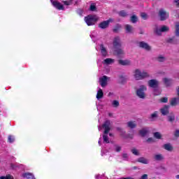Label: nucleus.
<instances>
[{
  "label": "nucleus",
  "mask_w": 179,
  "mask_h": 179,
  "mask_svg": "<svg viewBox=\"0 0 179 179\" xmlns=\"http://www.w3.org/2000/svg\"><path fill=\"white\" fill-rule=\"evenodd\" d=\"M111 121L106 120L104 122V123L102 124V127L104 129L103 138V143H110V140H108V133L110 131H111Z\"/></svg>",
  "instance_id": "f257e3e1"
},
{
  "label": "nucleus",
  "mask_w": 179,
  "mask_h": 179,
  "mask_svg": "<svg viewBox=\"0 0 179 179\" xmlns=\"http://www.w3.org/2000/svg\"><path fill=\"white\" fill-rule=\"evenodd\" d=\"M150 76L148 72H142L139 69L135 70V79L136 80H142L146 78H149Z\"/></svg>",
  "instance_id": "f03ea898"
},
{
  "label": "nucleus",
  "mask_w": 179,
  "mask_h": 179,
  "mask_svg": "<svg viewBox=\"0 0 179 179\" xmlns=\"http://www.w3.org/2000/svg\"><path fill=\"white\" fill-rule=\"evenodd\" d=\"M148 90V88L145 85H140V87L136 90V94L139 99H146V94L145 92Z\"/></svg>",
  "instance_id": "7ed1b4c3"
},
{
  "label": "nucleus",
  "mask_w": 179,
  "mask_h": 179,
  "mask_svg": "<svg viewBox=\"0 0 179 179\" xmlns=\"http://www.w3.org/2000/svg\"><path fill=\"white\" fill-rule=\"evenodd\" d=\"M98 20L99 18L96 15H90L87 17H85V21L87 26H93Z\"/></svg>",
  "instance_id": "20e7f679"
},
{
  "label": "nucleus",
  "mask_w": 179,
  "mask_h": 179,
  "mask_svg": "<svg viewBox=\"0 0 179 179\" xmlns=\"http://www.w3.org/2000/svg\"><path fill=\"white\" fill-rule=\"evenodd\" d=\"M148 85L150 87H152V89H154V92L155 93H158V94H160V92H159V82L156 79H152L148 81Z\"/></svg>",
  "instance_id": "39448f33"
},
{
  "label": "nucleus",
  "mask_w": 179,
  "mask_h": 179,
  "mask_svg": "<svg viewBox=\"0 0 179 179\" xmlns=\"http://www.w3.org/2000/svg\"><path fill=\"white\" fill-rule=\"evenodd\" d=\"M111 80V78L107 76H103L99 78V83L101 87H106L108 85V82Z\"/></svg>",
  "instance_id": "423d86ee"
},
{
  "label": "nucleus",
  "mask_w": 179,
  "mask_h": 179,
  "mask_svg": "<svg viewBox=\"0 0 179 179\" xmlns=\"http://www.w3.org/2000/svg\"><path fill=\"white\" fill-rule=\"evenodd\" d=\"M158 16L159 17L161 22H164V20H167V19H169V13L163 9L159 10Z\"/></svg>",
  "instance_id": "0eeeda50"
},
{
  "label": "nucleus",
  "mask_w": 179,
  "mask_h": 179,
  "mask_svg": "<svg viewBox=\"0 0 179 179\" xmlns=\"http://www.w3.org/2000/svg\"><path fill=\"white\" fill-rule=\"evenodd\" d=\"M149 134H150V129L149 127H143L138 131V135L139 136H141V138L148 136Z\"/></svg>",
  "instance_id": "6e6552de"
},
{
  "label": "nucleus",
  "mask_w": 179,
  "mask_h": 179,
  "mask_svg": "<svg viewBox=\"0 0 179 179\" xmlns=\"http://www.w3.org/2000/svg\"><path fill=\"white\" fill-rule=\"evenodd\" d=\"M50 2L53 5L56 9H58L59 10H65V7H64V5L61 4V3L58 2L57 0H50Z\"/></svg>",
  "instance_id": "1a4fd4ad"
},
{
  "label": "nucleus",
  "mask_w": 179,
  "mask_h": 179,
  "mask_svg": "<svg viewBox=\"0 0 179 179\" xmlns=\"http://www.w3.org/2000/svg\"><path fill=\"white\" fill-rule=\"evenodd\" d=\"M166 43H167L168 44H173V45H177L179 44V40L176 37V36H173L171 38H166Z\"/></svg>",
  "instance_id": "9d476101"
},
{
  "label": "nucleus",
  "mask_w": 179,
  "mask_h": 179,
  "mask_svg": "<svg viewBox=\"0 0 179 179\" xmlns=\"http://www.w3.org/2000/svg\"><path fill=\"white\" fill-rule=\"evenodd\" d=\"M137 44H138V47H140V48H143V50H145V51H150L152 50V47L146 42H138Z\"/></svg>",
  "instance_id": "9b49d317"
},
{
  "label": "nucleus",
  "mask_w": 179,
  "mask_h": 179,
  "mask_svg": "<svg viewBox=\"0 0 179 179\" xmlns=\"http://www.w3.org/2000/svg\"><path fill=\"white\" fill-rule=\"evenodd\" d=\"M111 18L107 20L106 21H103L99 24V29H102L103 30L108 29V26H110V23L111 22Z\"/></svg>",
  "instance_id": "f8f14e48"
},
{
  "label": "nucleus",
  "mask_w": 179,
  "mask_h": 179,
  "mask_svg": "<svg viewBox=\"0 0 179 179\" xmlns=\"http://www.w3.org/2000/svg\"><path fill=\"white\" fill-rule=\"evenodd\" d=\"M114 52L117 58H124L125 52H124V50H122V48H117L116 49H114Z\"/></svg>",
  "instance_id": "ddd939ff"
},
{
  "label": "nucleus",
  "mask_w": 179,
  "mask_h": 179,
  "mask_svg": "<svg viewBox=\"0 0 179 179\" xmlns=\"http://www.w3.org/2000/svg\"><path fill=\"white\" fill-rule=\"evenodd\" d=\"M121 39L120 36H116L113 39V48L114 50L116 48H121Z\"/></svg>",
  "instance_id": "4468645a"
},
{
  "label": "nucleus",
  "mask_w": 179,
  "mask_h": 179,
  "mask_svg": "<svg viewBox=\"0 0 179 179\" xmlns=\"http://www.w3.org/2000/svg\"><path fill=\"white\" fill-rule=\"evenodd\" d=\"M170 106L169 105H165L163 108H162L159 111L163 115H169L170 113Z\"/></svg>",
  "instance_id": "2eb2a0df"
},
{
  "label": "nucleus",
  "mask_w": 179,
  "mask_h": 179,
  "mask_svg": "<svg viewBox=\"0 0 179 179\" xmlns=\"http://www.w3.org/2000/svg\"><path fill=\"white\" fill-rule=\"evenodd\" d=\"M101 54L103 58H106L108 55V52H107V49L104 47L103 44L100 45Z\"/></svg>",
  "instance_id": "dca6fc26"
},
{
  "label": "nucleus",
  "mask_w": 179,
  "mask_h": 179,
  "mask_svg": "<svg viewBox=\"0 0 179 179\" xmlns=\"http://www.w3.org/2000/svg\"><path fill=\"white\" fill-rule=\"evenodd\" d=\"M114 62H115V60L114 59L107 58L102 62V64L103 65H113Z\"/></svg>",
  "instance_id": "f3484780"
},
{
  "label": "nucleus",
  "mask_w": 179,
  "mask_h": 179,
  "mask_svg": "<svg viewBox=\"0 0 179 179\" xmlns=\"http://www.w3.org/2000/svg\"><path fill=\"white\" fill-rule=\"evenodd\" d=\"M179 104V98L178 97H174L172 98L170 102V105L172 107H176V106H178Z\"/></svg>",
  "instance_id": "a211bd4d"
},
{
  "label": "nucleus",
  "mask_w": 179,
  "mask_h": 179,
  "mask_svg": "<svg viewBox=\"0 0 179 179\" xmlns=\"http://www.w3.org/2000/svg\"><path fill=\"white\" fill-rule=\"evenodd\" d=\"M118 64L119 65H122L123 66H128L129 65H131V61L127 60V59L125 60L119 59Z\"/></svg>",
  "instance_id": "6ab92c4d"
},
{
  "label": "nucleus",
  "mask_w": 179,
  "mask_h": 179,
  "mask_svg": "<svg viewBox=\"0 0 179 179\" xmlns=\"http://www.w3.org/2000/svg\"><path fill=\"white\" fill-rule=\"evenodd\" d=\"M167 120L169 122H173V121H176V115L174 114V113L171 112L167 116Z\"/></svg>",
  "instance_id": "aec40b11"
},
{
  "label": "nucleus",
  "mask_w": 179,
  "mask_h": 179,
  "mask_svg": "<svg viewBox=\"0 0 179 179\" xmlns=\"http://www.w3.org/2000/svg\"><path fill=\"white\" fill-rule=\"evenodd\" d=\"M164 149H165V150H167L168 152H173V145H171V143H168L166 144H164L163 145Z\"/></svg>",
  "instance_id": "412c9836"
},
{
  "label": "nucleus",
  "mask_w": 179,
  "mask_h": 179,
  "mask_svg": "<svg viewBox=\"0 0 179 179\" xmlns=\"http://www.w3.org/2000/svg\"><path fill=\"white\" fill-rule=\"evenodd\" d=\"M104 97V92H103V90L101 88H99L96 94L97 100H100V99H103Z\"/></svg>",
  "instance_id": "4be33fe9"
},
{
  "label": "nucleus",
  "mask_w": 179,
  "mask_h": 179,
  "mask_svg": "<svg viewBox=\"0 0 179 179\" xmlns=\"http://www.w3.org/2000/svg\"><path fill=\"white\" fill-rule=\"evenodd\" d=\"M136 162H138V163H142L143 164H149V159L142 157L137 159Z\"/></svg>",
  "instance_id": "5701e85b"
},
{
  "label": "nucleus",
  "mask_w": 179,
  "mask_h": 179,
  "mask_svg": "<svg viewBox=\"0 0 179 179\" xmlns=\"http://www.w3.org/2000/svg\"><path fill=\"white\" fill-rule=\"evenodd\" d=\"M22 177L24 178H27V179H36V178H34V175L31 173H22Z\"/></svg>",
  "instance_id": "b1692460"
},
{
  "label": "nucleus",
  "mask_w": 179,
  "mask_h": 179,
  "mask_svg": "<svg viewBox=\"0 0 179 179\" xmlns=\"http://www.w3.org/2000/svg\"><path fill=\"white\" fill-rule=\"evenodd\" d=\"M122 29V26L120 24H116L113 29V33H118Z\"/></svg>",
  "instance_id": "393cba45"
},
{
  "label": "nucleus",
  "mask_w": 179,
  "mask_h": 179,
  "mask_svg": "<svg viewBox=\"0 0 179 179\" xmlns=\"http://www.w3.org/2000/svg\"><path fill=\"white\" fill-rule=\"evenodd\" d=\"M164 83L166 87H170L171 86V79H169L167 78H164Z\"/></svg>",
  "instance_id": "a878e982"
},
{
  "label": "nucleus",
  "mask_w": 179,
  "mask_h": 179,
  "mask_svg": "<svg viewBox=\"0 0 179 179\" xmlns=\"http://www.w3.org/2000/svg\"><path fill=\"white\" fill-rule=\"evenodd\" d=\"M166 57L163 56V55H159L157 57H156V61L158 62H165Z\"/></svg>",
  "instance_id": "bb28decb"
},
{
  "label": "nucleus",
  "mask_w": 179,
  "mask_h": 179,
  "mask_svg": "<svg viewBox=\"0 0 179 179\" xmlns=\"http://www.w3.org/2000/svg\"><path fill=\"white\" fill-rule=\"evenodd\" d=\"M124 28L126 30V33H128V34L132 33V26H131L130 24H126L124 26Z\"/></svg>",
  "instance_id": "cd10ccee"
},
{
  "label": "nucleus",
  "mask_w": 179,
  "mask_h": 179,
  "mask_svg": "<svg viewBox=\"0 0 179 179\" xmlns=\"http://www.w3.org/2000/svg\"><path fill=\"white\" fill-rule=\"evenodd\" d=\"M118 15L120 17H127V16H128V13H126L125 10H122L118 12Z\"/></svg>",
  "instance_id": "c85d7f7f"
},
{
  "label": "nucleus",
  "mask_w": 179,
  "mask_h": 179,
  "mask_svg": "<svg viewBox=\"0 0 179 179\" xmlns=\"http://www.w3.org/2000/svg\"><path fill=\"white\" fill-rule=\"evenodd\" d=\"M125 82H127V78H125V77H124V76H120L119 83H120L121 85H124V83H125Z\"/></svg>",
  "instance_id": "c756f323"
},
{
  "label": "nucleus",
  "mask_w": 179,
  "mask_h": 179,
  "mask_svg": "<svg viewBox=\"0 0 179 179\" xmlns=\"http://www.w3.org/2000/svg\"><path fill=\"white\" fill-rule=\"evenodd\" d=\"M90 10H91V12H96V10H97V7H96V3H91V5L90 6Z\"/></svg>",
  "instance_id": "7c9ffc66"
},
{
  "label": "nucleus",
  "mask_w": 179,
  "mask_h": 179,
  "mask_svg": "<svg viewBox=\"0 0 179 179\" xmlns=\"http://www.w3.org/2000/svg\"><path fill=\"white\" fill-rule=\"evenodd\" d=\"M175 36L179 37V22H176V24Z\"/></svg>",
  "instance_id": "2f4dec72"
},
{
  "label": "nucleus",
  "mask_w": 179,
  "mask_h": 179,
  "mask_svg": "<svg viewBox=\"0 0 179 179\" xmlns=\"http://www.w3.org/2000/svg\"><path fill=\"white\" fill-rule=\"evenodd\" d=\"M154 159L157 162H160L161 160H163V155H162V154L156 155L154 156Z\"/></svg>",
  "instance_id": "473e14b6"
},
{
  "label": "nucleus",
  "mask_w": 179,
  "mask_h": 179,
  "mask_svg": "<svg viewBox=\"0 0 179 179\" xmlns=\"http://www.w3.org/2000/svg\"><path fill=\"white\" fill-rule=\"evenodd\" d=\"M157 117H158L157 111H155L151 114V115L150 117V120H151V121H155V118H157Z\"/></svg>",
  "instance_id": "72a5a7b5"
},
{
  "label": "nucleus",
  "mask_w": 179,
  "mask_h": 179,
  "mask_svg": "<svg viewBox=\"0 0 179 179\" xmlns=\"http://www.w3.org/2000/svg\"><path fill=\"white\" fill-rule=\"evenodd\" d=\"M112 106L114 107V108H117V107H120V101L117 100H114L112 101Z\"/></svg>",
  "instance_id": "f704fd0d"
},
{
  "label": "nucleus",
  "mask_w": 179,
  "mask_h": 179,
  "mask_svg": "<svg viewBox=\"0 0 179 179\" xmlns=\"http://www.w3.org/2000/svg\"><path fill=\"white\" fill-rule=\"evenodd\" d=\"M127 127L128 128H130V129H134V128H135V123H134V122H127Z\"/></svg>",
  "instance_id": "c9c22d12"
},
{
  "label": "nucleus",
  "mask_w": 179,
  "mask_h": 179,
  "mask_svg": "<svg viewBox=\"0 0 179 179\" xmlns=\"http://www.w3.org/2000/svg\"><path fill=\"white\" fill-rule=\"evenodd\" d=\"M154 138L156 139H162V134L159 131H156L154 133Z\"/></svg>",
  "instance_id": "e433bc0d"
},
{
  "label": "nucleus",
  "mask_w": 179,
  "mask_h": 179,
  "mask_svg": "<svg viewBox=\"0 0 179 179\" xmlns=\"http://www.w3.org/2000/svg\"><path fill=\"white\" fill-rule=\"evenodd\" d=\"M169 30H170V29L166 25H164L161 27V31H162V33H166L169 31Z\"/></svg>",
  "instance_id": "4c0bfd02"
},
{
  "label": "nucleus",
  "mask_w": 179,
  "mask_h": 179,
  "mask_svg": "<svg viewBox=\"0 0 179 179\" xmlns=\"http://www.w3.org/2000/svg\"><path fill=\"white\" fill-rule=\"evenodd\" d=\"M140 15L142 17V19H143V20H148V17H149L146 13H141Z\"/></svg>",
  "instance_id": "58836bf2"
},
{
  "label": "nucleus",
  "mask_w": 179,
  "mask_h": 179,
  "mask_svg": "<svg viewBox=\"0 0 179 179\" xmlns=\"http://www.w3.org/2000/svg\"><path fill=\"white\" fill-rule=\"evenodd\" d=\"M154 31L155 33H156L157 36H162V33H163V31H162V29H158V28H156Z\"/></svg>",
  "instance_id": "ea45409f"
},
{
  "label": "nucleus",
  "mask_w": 179,
  "mask_h": 179,
  "mask_svg": "<svg viewBox=\"0 0 179 179\" xmlns=\"http://www.w3.org/2000/svg\"><path fill=\"white\" fill-rule=\"evenodd\" d=\"M114 150L115 152H121V146L117 145V144H115L114 145Z\"/></svg>",
  "instance_id": "a19ab883"
},
{
  "label": "nucleus",
  "mask_w": 179,
  "mask_h": 179,
  "mask_svg": "<svg viewBox=\"0 0 179 179\" xmlns=\"http://www.w3.org/2000/svg\"><path fill=\"white\" fill-rule=\"evenodd\" d=\"M73 0H69V1H63L62 3L64 5H66V6H69V5H72V1Z\"/></svg>",
  "instance_id": "79ce46f5"
},
{
  "label": "nucleus",
  "mask_w": 179,
  "mask_h": 179,
  "mask_svg": "<svg viewBox=\"0 0 179 179\" xmlns=\"http://www.w3.org/2000/svg\"><path fill=\"white\" fill-rule=\"evenodd\" d=\"M8 142H9V143H13L15 142V138L12 136H8Z\"/></svg>",
  "instance_id": "37998d69"
},
{
  "label": "nucleus",
  "mask_w": 179,
  "mask_h": 179,
  "mask_svg": "<svg viewBox=\"0 0 179 179\" xmlns=\"http://www.w3.org/2000/svg\"><path fill=\"white\" fill-rule=\"evenodd\" d=\"M0 179H13V177L10 175H8L6 176H1Z\"/></svg>",
  "instance_id": "c03bdc74"
},
{
  "label": "nucleus",
  "mask_w": 179,
  "mask_h": 179,
  "mask_svg": "<svg viewBox=\"0 0 179 179\" xmlns=\"http://www.w3.org/2000/svg\"><path fill=\"white\" fill-rule=\"evenodd\" d=\"M147 143H153L155 142V139L153 138L150 137L146 140Z\"/></svg>",
  "instance_id": "a18cd8bd"
},
{
  "label": "nucleus",
  "mask_w": 179,
  "mask_h": 179,
  "mask_svg": "<svg viewBox=\"0 0 179 179\" xmlns=\"http://www.w3.org/2000/svg\"><path fill=\"white\" fill-rule=\"evenodd\" d=\"M161 103H167L169 101V98L163 97L160 99Z\"/></svg>",
  "instance_id": "49530a36"
},
{
  "label": "nucleus",
  "mask_w": 179,
  "mask_h": 179,
  "mask_svg": "<svg viewBox=\"0 0 179 179\" xmlns=\"http://www.w3.org/2000/svg\"><path fill=\"white\" fill-rule=\"evenodd\" d=\"M174 136L175 138H179V129H176L174 132Z\"/></svg>",
  "instance_id": "de8ad7c7"
},
{
  "label": "nucleus",
  "mask_w": 179,
  "mask_h": 179,
  "mask_svg": "<svg viewBox=\"0 0 179 179\" xmlns=\"http://www.w3.org/2000/svg\"><path fill=\"white\" fill-rule=\"evenodd\" d=\"M122 156L123 160H128V154L124 153V154H122Z\"/></svg>",
  "instance_id": "09e8293b"
},
{
  "label": "nucleus",
  "mask_w": 179,
  "mask_h": 179,
  "mask_svg": "<svg viewBox=\"0 0 179 179\" xmlns=\"http://www.w3.org/2000/svg\"><path fill=\"white\" fill-rule=\"evenodd\" d=\"M131 23H135V15H133L131 18Z\"/></svg>",
  "instance_id": "8fccbe9b"
},
{
  "label": "nucleus",
  "mask_w": 179,
  "mask_h": 179,
  "mask_svg": "<svg viewBox=\"0 0 179 179\" xmlns=\"http://www.w3.org/2000/svg\"><path fill=\"white\" fill-rule=\"evenodd\" d=\"M120 136H123V138H125V131H120Z\"/></svg>",
  "instance_id": "3c124183"
},
{
  "label": "nucleus",
  "mask_w": 179,
  "mask_h": 179,
  "mask_svg": "<svg viewBox=\"0 0 179 179\" xmlns=\"http://www.w3.org/2000/svg\"><path fill=\"white\" fill-rule=\"evenodd\" d=\"M135 155L136 156H141V152H139V150H135Z\"/></svg>",
  "instance_id": "603ef678"
},
{
  "label": "nucleus",
  "mask_w": 179,
  "mask_h": 179,
  "mask_svg": "<svg viewBox=\"0 0 179 179\" xmlns=\"http://www.w3.org/2000/svg\"><path fill=\"white\" fill-rule=\"evenodd\" d=\"M174 3H176L177 8H179V0H174Z\"/></svg>",
  "instance_id": "864d4df0"
},
{
  "label": "nucleus",
  "mask_w": 179,
  "mask_h": 179,
  "mask_svg": "<svg viewBox=\"0 0 179 179\" xmlns=\"http://www.w3.org/2000/svg\"><path fill=\"white\" fill-rule=\"evenodd\" d=\"M140 179H148V174L143 175Z\"/></svg>",
  "instance_id": "5fc2aeb1"
},
{
  "label": "nucleus",
  "mask_w": 179,
  "mask_h": 179,
  "mask_svg": "<svg viewBox=\"0 0 179 179\" xmlns=\"http://www.w3.org/2000/svg\"><path fill=\"white\" fill-rule=\"evenodd\" d=\"M78 15H80V16H82V15L83 14V10L79 9V10H78Z\"/></svg>",
  "instance_id": "6e6d98bb"
},
{
  "label": "nucleus",
  "mask_w": 179,
  "mask_h": 179,
  "mask_svg": "<svg viewBox=\"0 0 179 179\" xmlns=\"http://www.w3.org/2000/svg\"><path fill=\"white\" fill-rule=\"evenodd\" d=\"M176 93H177L178 98L179 99V86L176 87Z\"/></svg>",
  "instance_id": "4d7b16f0"
},
{
  "label": "nucleus",
  "mask_w": 179,
  "mask_h": 179,
  "mask_svg": "<svg viewBox=\"0 0 179 179\" xmlns=\"http://www.w3.org/2000/svg\"><path fill=\"white\" fill-rule=\"evenodd\" d=\"M98 143L99 146H101V138H99Z\"/></svg>",
  "instance_id": "13d9d810"
},
{
  "label": "nucleus",
  "mask_w": 179,
  "mask_h": 179,
  "mask_svg": "<svg viewBox=\"0 0 179 179\" xmlns=\"http://www.w3.org/2000/svg\"><path fill=\"white\" fill-rule=\"evenodd\" d=\"M116 129L117 131H119V132H121L122 131V129H121L120 127H117Z\"/></svg>",
  "instance_id": "bf43d9fd"
},
{
  "label": "nucleus",
  "mask_w": 179,
  "mask_h": 179,
  "mask_svg": "<svg viewBox=\"0 0 179 179\" xmlns=\"http://www.w3.org/2000/svg\"><path fill=\"white\" fill-rule=\"evenodd\" d=\"M103 128H104V127H103V126H99L98 129H99V131H101V129H103Z\"/></svg>",
  "instance_id": "052dcab7"
},
{
  "label": "nucleus",
  "mask_w": 179,
  "mask_h": 179,
  "mask_svg": "<svg viewBox=\"0 0 179 179\" xmlns=\"http://www.w3.org/2000/svg\"><path fill=\"white\" fill-rule=\"evenodd\" d=\"M131 153H133V155H135V149H134V148H133V149L131 150Z\"/></svg>",
  "instance_id": "680f3d73"
},
{
  "label": "nucleus",
  "mask_w": 179,
  "mask_h": 179,
  "mask_svg": "<svg viewBox=\"0 0 179 179\" xmlns=\"http://www.w3.org/2000/svg\"><path fill=\"white\" fill-rule=\"evenodd\" d=\"M113 94H114V93H113V92H109L108 94V96H113Z\"/></svg>",
  "instance_id": "e2e57ef3"
},
{
  "label": "nucleus",
  "mask_w": 179,
  "mask_h": 179,
  "mask_svg": "<svg viewBox=\"0 0 179 179\" xmlns=\"http://www.w3.org/2000/svg\"><path fill=\"white\" fill-rule=\"evenodd\" d=\"M10 167H11V169H15V165H13V164H11Z\"/></svg>",
  "instance_id": "0e129e2a"
},
{
  "label": "nucleus",
  "mask_w": 179,
  "mask_h": 179,
  "mask_svg": "<svg viewBox=\"0 0 179 179\" xmlns=\"http://www.w3.org/2000/svg\"><path fill=\"white\" fill-rule=\"evenodd\" d=\"M95 178H96V179L99 178H100V176L96 175V176H95Z\"/></svg>",
  "instance_id": "69168bd1"
},
{
  "label": "nucleus",
  "mask_w": 179,
  "mask_h": 179,
  "mask_svg": "<svg viewBox=\"0 0 179 179\" xmlns=\"http://www.w3.org/2000/svg\"><path fill=\"white\" fill-rule=\"evenodd\" d=\"M138 21V17L135 16V22H136Z\"/></svg>",
  "instance_id": "338daca9"
},
{
  "label": "nucleus",
  "mask_w": 179,
  "mask_h": 179,
  "mask_svg": "<svg viewBox=\"0 0 179 179\" xmlns=\"http://www.w3.org/2000/svg\"><path fill=\"white\" fill-rule=\"evenodd\" d=\"M176 178L179 179V175L176 176Z\"/></svg>",
  "instance_id": "774afa93"
}]
</instances>
